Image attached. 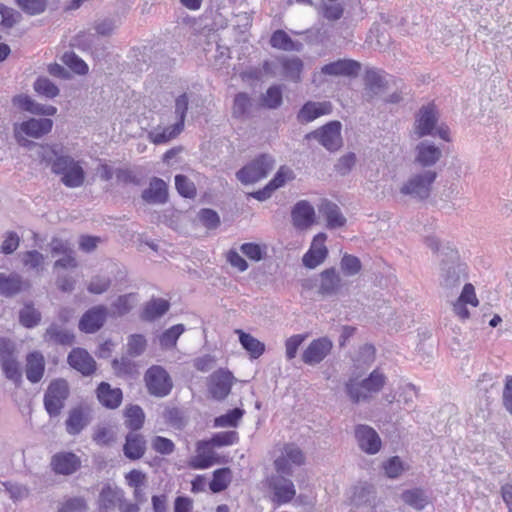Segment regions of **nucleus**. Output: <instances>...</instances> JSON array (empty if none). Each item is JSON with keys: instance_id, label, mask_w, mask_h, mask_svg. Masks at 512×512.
I'll use <instances>...</instances> for the list:
<instances>
[{"instance_id": "obj_63", "label": "nucleus", "mask_w": 512, "mask_h": 512, "mask_svg": "<svg viewBox=\"0 0 512 512\" xmlns=\"http://www.w3.org/2000/svg\"><path fill=\"white\" fill-rule=\"evenodd\" d=\"M111 366L114 373L119 377L133 375L136 368L134 362L127 356H122L120 359L114 358L111 361Z\"/></svg>"}, {"instance_id": "obj_43", "label": "nucleus", "mask_w": 512, "mask_h": 512, "mask_svg": "<svg viewBox=\"0 0 512 512\" xmlns=\"http://www.w3.org/2000/svg\"><path fill=\"white\" fill-rule=\"evenodd\" d=\"M186 331L184 324H175L164 330L158 337L159 345L164 350H171L176 347L178 339Z\"/></svg>"}, {"instance_id": "obj_4", "label": "nucleus", "mask_w": 512, "mask_h": 512, "mask_svg": "<svg viewBox=\"0 0 512 512\" xmlns=\"http://www.w3.org/2000/svg\"><path fill=\"white\" fill-rule=\"evenodd\" d=\"M0 369L4 377L16 388L23 383V372L18 359L16 343L8 337H0Z\"/></svg>"}, {"instance_id": "obj_36", "label": "nucleus", "mask_w": 512, "mask_h": 512, "mask_svg": "<svg viewBox=\"0 0 512 512\" xmlns=\"http://www.w3.org/2000/svg\"><path fill=\"white\" fill-rule=\"evenodd\" d=\"M183 130L175 123L167 127L157 126L148 132L147 138L155 145L166 144L180 135Z\"/></svg>"}, {"instance_id": "obj_57", "label": "nucleus", "mask_w": 512, "mask_h": 512, "mask_svg": "<svg viewBox=\"0 0 512 512\" xmlns=\"http://www.w3.org/2000/svg\"><path fill=\"white\" fill-rule=\"evenodd\" d=\"M340 269L344 276L353 277L362 269L361 260L355 255L344 253L340 260Z\"/></svg>"}, {"instance_id": "obj_6", "label": "nucleus", "mask_w": 512, "mask_h": 512, "mask_svg": "<svg viewBox=\"0 0 512 512\" xmlns=\"http://www.w3.org/2000/svg\"><path fill=\"white\" fill-rule=\"evenodd\" d=\"M144 383L149 395L156 398L168 396L173 389V381L161 365H152L144 373Z\"/></svg>"}, {"instance_id": "obj_49", "label": "nucleus", "mask_w": 512, "mask_h": 512, "mask_svg": "<svg viewBox=\"0 0 512 512\" xmlns=\"http://www.w3.org/2000/svg\"><path fill=\"white\" fill-rule=\"evenodd\" d=\"M231 481V471L229 468H219L213 472L209 488L213 493H220L227 489Z\"/></svg>"}, {"instance_id": "obj_34", "label": "nucleus", "mask_w": 512, "mask_h": 512, "mask_svg": "<svg viewBox=\"0 0 512 512\" xmlns=\"http://www.w3.org/2000/svg\"><path fill=\"white\" fill-rule=\"evenodd\" d=\"M320 212L326 219V226L328 229H336L343 227L346 224V218L342 214L337 204L331 201H324L321 204Z\"/></svg>"}, {"instance_id": "obj_42", "label": "nucleus", "mask_w": 512, "mask_h": 512, "mask_svg": "<svg viewBox=\"0 0 512 512\" xmlns=\"http://www.w3.org/2000/svg\"><path fill=\"white\" fill-rule=\"evenodd\" d=\"M123 491L117 487H112L110 484H105L101 488L98 498L100 509L109 510L116 506L118 501H121Z\"/></svg>"}, {"instance_id": "obj_37", "label": "nucleus", "mask_w": 512, "mask_h": 512, "mask_svg": "<svg viewBox=\"0 0 512 512\" xmlns=\"http://www.w3.org/2000/svg\"><path fill=\"white\" fill-rule=\"evenodd\" d=\"M88 414L85 413L83 408L75 407L69 411L68 417L65 421L66 431L70 435H78L88 425Z\"/></svg>"}, {"instance_id": "obj_46", "label": "nucleus", "mask_w": 512, "mask_h": 512, "mask_svg": "<svg viewBox=\"0 0 512 512\" xmlns=\"http://www.w3.org/2000/svg\"><path fill=\"white\" fill-rule=\"evenodd\" d=\"M365 89L372 94V96L379 94L385 86V79L380 70L376 68H368L364 75Z\"/></svg>"}, {"instance_id": "obj_9", "label": "nucleus", "mask_w": 512, "mask_h": 512, "mask_svg": "<svg viewBox=\"0 0 512 512\" xmlns=\"http://www.w3.org/2000/svg\"><path fill=\"white\" fill-rule=\"evenodd\" d=\"M341 130V122L338 120H332L307 133L305 135V139L316 140L327 151L335 152L341 148L343 143Z\"/></svg>"}, {"instance_id": "obj_27", "label": "nucleus", "mask_w": 512, "mask_h": 512, "mask_svg": "<svg viewBox=\"0 0 512 512\" xmlns=\"http://www.w3.org/2000/svg\"><path fill=\"white\" fill-rule=\"evenodd\" d=\"M442 151L433 142L421 141L415 147V163L423 168L435 165L441 158Z\"/></svg>"}, {"instance_id": "obj_28", "label": "nucleus", "mask_w": 512, "mask_h": 512, "mask_svg": "<svg viewBox=\"0 0 512 512\" xmlns=\"http://www.w3.org/2000/svg\"><path fill=\"white\" fill-rule=\"evenodd\" d=\"M292 224L296 229H306L315 222V209L307 200H300L291 210Z\"/></svg>"}, {"instance_id": "obj_2", "label": "nucleus", "mask_w": 512, "mask_h": 512, "mask_svg": "<svg viewBox=\"0 0 512 512\" xmlns=\"http://www.w3.org/2000/svg\"><path fill=\"white\" fill-rule=\"evenodd\" d=\"M387 377L376 368L369 375L360 379L357 375H351L344 383V390L352 404L369 402L373 394L379 393L386 385Z\"/></svg>"}, {"instance_id": "obj_41", "label": "nucleus", "mask_w": 512, "mask_h": 512, "mask_svg": "<svg viewBox=\"0 0 512 512\" xmlns=\"http://www.w3.org/2000/svg\"><path fill=\"white\" fill-rule=\"evenodd\" d=\"M239 342L244 350H246L252 359H257L265 352V344L253 337L251 334L243 330H236Z\"/></svg>"}, {"instance_id": "obj_15", "label": "nucleus", "mask_w": 512, "mask_h": 512, "mask_svg": "<svg viewBox=\"0 0 512 512\" xmlns=\"http://www.w3.org/2000/svg\"><path fill=\"white\" fill-rule=\"evenodd\" d=\"M108 316V309L105 305H96L86 310L78 323V328L86 334L98 332L105 324Z\"/></svg>"}, {"instance_id": "obj_25", "label": "nucleus", "mask_w": 512, "mask_h": 512, "mask_svg": "<svg viewBox=\"0 0 512 512\" xmlns=\"http://www.w3.org/2000/svg\"><path fill=\"white\" fill-rule=\"evenodd\" d=\"M98 402L106 409H117L123 400V392L121 388H113L110 383L102 381L97 385L95 390Z\"/></svg>"}, {"instance_id": "obj_40", "label": "nucleus", "mask_w": 512, "mask_h": 512, "mask_svg": "<svg viewBox=\"0 0 512 512\" xmlns=\"http://www.w3.org/2000/svg\"><path fill=\"white\" fill-rule=\"evenodd\" d=\"M124 417V425L130 432L140 430L145 422V413L143 409L136 404H130L125 408Z\"/></svg>"}, {"instance_id": "obj_52", "label": "nucleus", "mask_w": 512, "mask_h": 512, "mask_svg": "<svg viewBox=\"0 0 512 512\" xmlns=\"http://www.w3.org/2000/svg\"><path fill=\"white\" fill-rule=\"evenodd\" d=\"M381 467L385 476L392 480L399 478L406 470L404 462L397 455L389 457L382 463Z\"/></svg>"}, {"instance_id": "obj_5", "label": "nucleus", "mask_w": 512, "mask_h": 512, "mask_svg": "<svg viewBox=\"0 0 512 512\" xmlns=\"http://www.w3.org/2000/svg\"><path fill=\"white\" fill-rule=\"evenodd\" d=\"M275 159L272 155L261 153L236 172V178L244 185L254 184L265 178L273 169Z\"/></svg>"}, {"instance_id": "obj_11", "label": "nucleus", "mask_w": 512, "mask_h": 512, "mask_svg": "<svg viewBox=\"0 0 512 512\" xmlns=\"http://www.w3.org/2000/svg\"><path fill=\"white\" fill-rule=\"evenodd\" d=\"M53 120L50 118H29L21 123L14 124V137L18 144L25 146L23 135L39 139L51 132Z\"/></svg>"}, {"instance_id": "obj_3", "label": "nucleus", "mask_w": 512, "mask_h": 512, "mask_svg": "<svg viewBox=\"0 0 512 512\" xmlns=\"http://www.w3.org/2000/svg\"><path fill=\"white\" fill-rule=\"evenodd\" d=\"M441 256V284L446 288L459 286L468 277L466 263L460 260L458 251L449 244L442 247Z\"/></svg>"}, {"instance_id": "obj_31", "label": "nucleus", "mask_w": 512, "mask_h": 512, "mask_svg": "<svg viewBox=\"0 0 512 512\" xmlns=\"http://www.w3.org/2000/svg\"><path fill=\"white\" fill-rule=\"evenodd\" d=\"M342 286V279L334 267L327 268L320 273L318 293L322 296H333Z\"/></svg>"}, {"instance_id": "obj_24", "label": "nucleus", "mask_w": 512, "mask_h": 512, "mask_svg": "<svg viewBox=\"0 0 512 512\" xmlns=\"http://www.w3.org/2000/svg\"><path fill=\"white\" fill-rule=\"evenodd\" d=\"M12 104L20 110L34 115L54 116L57 113L55 106L40 104L27 94H17L13 96Z\"/></svg>"}, {"instance_id": "obj_50", "label": "nucleus", "mask_w": 512, "mask_h": 512, "mask_svg": "<svg viewBox=\"0 0 512 512\" xmlns=\"http://www.w3.org/2000/svg\"><path fill=\"white\" fill-rule=\"evenodd\" d=\"M15 5L28 16H38L47 10V0H14Z\"/></svg>"}, {"instance_id": "obj_39", "label": "nucleus", "mask_w": 512, "mask_h": 512, "mask_svg": "<svg viewBox=\"0 0 512 512\" xmlns=\"http://www.w3.org/2000/svg\"><path fill=\"white\" fill-rule=\"evenodd\" d=\"M253 101L247 92L235 94L232 106V116L237 120H245L251 116Z\"/></svg>"}, {"instance_id": "obj_7", "label": "nucleus", "mask_w": 512, "mask_h": 512, "mask_svg": "<svg viewBox=\"0 0 512 512\" xmlns=\"http://www.w3.org/2000/svg\"><path fill=\"white\" fill-rule=\"evenodd\" d=\"M438 174L433 170H425L412 175L400 188V193L413 199L424 201L431 193L432 185Z\"/></svg>"}, {"instance_id": "obj_56", "label": "nucleus", "mask_w": 512, "mask_h": 512, "mask_svg": "<svg viewBox=\"0 0 512 512\" xmlns=\"http://www.w3.org/2000/svg\"><path fill=\"white\" fill-rule=\"evenodd\" d=\"M239 433L235 430L221 431L212 434L209 444L213 447H225L239 442Z\"/></svg>"}, {"instance_id": "obj_44", "label": "nucleus", "mask_w": 512, "mask_h": 512, "mask_svg": "<svg viewBox=\"0 0 512 512\" xmlns=\"http://www.w3.org/2000/svg\"><path fill=\"white\" fill-rule=\"evenodd\" d=\"M244 413L245 411L242 408L235 407L230 409L225 414L215 417L213 426L215 428H236Z\"/></svg>"}, {"instance_id": "obj_59", "label": "nucleus", "mask_w": 512, "mask_h": 512, "mask_svg": "<svg viewBox=\"0 0 512 512\" xmlns=\"http://www.w3.org/2000/svg\"><path fill=\"white\" fill-rule=\"evenodd\" d=\"M62 61L67 67H69L74 73L78 75H85L89 71V67L86 62L72 51L65 52L62 56Z\"/></svg>"}, {"instance_id": "obj_13", "label": "nucleus", "mask_w": 512, "mask_h": 512, "mask_svg": "<svg viewBox=\"0 0 512 512\" xmlns=\"http://www.w3.org/2000/svg\"><path fill=\"white\" fill-rule=\"evenodd\" d=\"M354 437L359 449L368 455H375L382 448L379 434L367 424H357L354 427Z\"/></svg>"}, {"instance_id": "obj_58", "label": "nucleus", "mask_w": 512, "mask_h": 512, "mask_svg": "<svg viewBox=\"0 0 512 512\" xmlns=\"http://www.w3.org/2000/svg\"><path fill=\"white\" fill-rule=\"evenodd\" d=\"M175 188L180 196L193 199L196 194L195 184L184 174H176L174 177Z\"/></svg>"}, {"instance_id": "obj_35", "label": "nucleus", "mask_w": 512, "mask_h": 512, "mask_svg": "<svg viewBox=\"0 0 512 512\" xmlns=\"http://www.w3.org/2000/svg\"><path fill=\"white\" fill-rule=\"evenodd\" d=\"M375 488L372 484L364 482L354 487L352 502L357 508L373 507L375 504Z\"/></svg>"}, {"instance_id": "obj_29", "label": "nucleus", "mask_w": 512, "mask_h": 512, "mask_svg": "<svg viewBox=\"0 0 512 512\" xmlns=\"http://www.w3.org/2000/svg\"><path fill=\"white\" fill-rule=\"evenodd\" d=\"M44 342L59 346H72L75 342V334L72 330L63 327L62 324L52 322L43 334Z\"/></svg>"}, {"instance_id": "obj_17", "label": "nucleus", "mask_w": 512, "mask_h": 512, "mask_svg": "<svg viewBox=\"0 0 512 512\" xmlns=\"http://www.w3.org/2000/svg\"><path fill=\"white\" fill-rule=\"evenodd\" d=\"M333 342L326 336L312 340L302 353V361L310 366L321 363L331 352Z\"/></svg>"}, {"instance_id": "obj_45", "label": "nucleus", "mask_w": 512, "mask_h": 512, "mask_svg": "<svg viewBox=\"0 0 512 512\" xmlns=\"http://www.w3.org/2000/svg\"><path fill=\"white\" fill-rule=\"evenodd\" d=\"M262 106L275 110L278 109L283 103V86L280 84H273L261 96Z\"/></svg>"}, {"instance_id": "obj_1", "label": "nucleus", "mask_w": 512, "mask_h": 512, "mask_svg": "<svg viewBox=\"0 0 512 512\" xmlns=\"http://www.w3.org/2000/svg\"><path fill=\"white\" fill-rule=\"evenodd\" d=\"M37 154L40 162L49 166L51 173L59 176L65 187L73 189L83 186L86 172L82 162L64 153L62 146L58 144L41 145Z\"/></svg>"}, {"instance_id": "obj_48", "label": "nucleus", "mask_w": 512, "mask_h": 512, "mask_svg": "<svg viewBox=\"0 0 512 512\" xmlns=\"http://www.w3.org/2000/svg\"><path fill=\"white\" fill-rule=\"evenodd\" d=\"M34 91L47 99H53L60 93L58 86L48 77L39 76L33 83Z\"/></svg>"}, {"instance_id": "obj_54", "label": "nucleus", "mask_w": 512, "mask_h": 512, "mask_svg": "<svg viewBox=\"0 0 512 512\" xmlns=\"http://www.w3.org/2000/svg\"><path fill=\"white\" fill-rule=\"evenodd\" d=\"M40 321L41 313L35 309L32 304H26L19 311V322L23 327L27 329L36 327Z\"/></svg>"}, {"instance_id": "obj_62", "label": "nucleus", "mask_w": 512, "mask_h": 512, "mask_svg": "<svg viewBox=\"0 0 512 512\" xmlns=\"http://www.w3.org/2000/svg\"><path fill=\"white\" fill-rule=\"evenodd\" d=\"M73 46L81 51H92L96 47L97 36L93 33L80 31L73 39Z\"/></svg>"}, {"instance_id": "obj_20", "label": "nucleus", "mask_w": 512, "mask_h": 512, "mask_svg": "<svg viewBox=\"0 0 512 512\" xmlns=\"http://www.w3.org/2000/svg\"><path fill=\"white\" fill-rule=\"evenodd\" d=\"M326 238V234L322 232L314 236L310 248L302 257V263L306 268L314 269L324 262L328 256V249L325 245Z\"/></svg>"}, {"instance_id": "obj_53", "label": "nucleus", "mask_w": 512, "mask_h": 512, "mask_svg": "<svg viewBox=\"0 0 512 512\" xmlns=\"http://www.w3.org/2000/svg\"><path fill=\"white\" fill-rule=\"evenodd\" d=\"M240 251L249 260L254 262H260L265 259L267 255V246L265 244H259L256 242H245L241 244Z\"/></svg>"}, {"instance_id": "obj_60", "label": "nucleus", "mask_w": 512, "mask_h": 512, "mask_svg": "<svg viewBox=\"0 0 512 512\" xmlns=\"http://www.w3.org/2000/svg\"><path fill=\"white\" fill-rule=\"evenodd\" d=\"M136 299L135 293H127L118 296L113 302H112V308L114 312L117 314V316H124L128 314L132 308L133 303Z\"/></svg>"}, {"instance_id": "obj_32", "label": "nucleus", "mask_w": 512, "mask_h": 512, "mask_svg": "<svg viewBox=\"0 0 512 512\" xmlns=\"http://www.w3.org/2000/svg\"><path fill=\"white\" fill-rule=\"evenodd\" d=\"M170 302L164 298H155L145 303L140 318L146 322H153L164 316L170 309Z\"/></svg>"}, {"instance_id": "obj_47", "label": "nucleus", "mask_w": 512, "mask_h": 512, "mask_svg": "<svg viewBox=\"0 0 512 512\" xmlns=\"http://www.w3.org/2000/svg\"><path fill=\"white\" fill-rule=\"evenodd\" d=\"M190 98L188 93L183 92L178 95L174 100L173 113L175 116V124L179 125L182 129L185 127V120L189 110Z\"/></svg>"}, {"instance_id": "obj_38", "label": "nucleus", "mask_w": 512, "mask_h": 512, "mask_svg": "<svg viewBox=\"0 0 512 512\" xmlns=\"http://www.w3.org/2000/svg\"><path fill=\"white\" fill-rule=\"evenodd\" d=\"M269 43L272 48L282 51L300 52L303 48L301 42L293 40L289 34L282 29H277L272 33Z\"/></svg>"}, {"instance_id": "obj_8", "label": "nucleus", "mask_w": 512, "mask_h": 512, "mask_svg": "<svg viewBox=\"0 0 512 512\" xmlns=\"http://www.w3.org/2000/svg\"><path fill=\"white\" fill-rule=\"evenodd\" d=\"M70 394L69 384L64 378L53 379L44 394L43 403L50 417L58 416Z\"/></svg>"}, {"instance_id": "obj_22", "label": "nucleus", "mask_w": 512, "mask_h": 512, "mask_svg": "<svg viewBox=\"0 0 512 512\" xmlns=\"http://www.w3.org/2000/svg\"><path fill=\"white\" fill-rule=\"evenodd\" d=\"M360 70V62L353 59H338L321 67V73L328 76L356 77Z\"/></svg>"}, {"instance_id": "obj_64", "label": "nucleus", "mask_w": 512, "mask_h": 512, "mask_svg": "<svg viewBox=\"0 0 512 512\" xmlns=\"http://www.w3.org/2000/svg\"><path fill=\"white\" fill-rule=\"evenodd\" d=\"M87 510V502L84 497L76 496L66 499L58 512H85Z\"/></svg>"}, {"instance_id": "obj_14", "label": "nucleus", "mask_w": 512, "mask_h": 512, "mask_svg": "<svg viewBox=\"0 0 512 512\" xmlns=\"http://www.w3.org/2000/svg\"><path fill=\"white\" fill-rule=\"evenodd\" d=\"M268 487L272 491V502L278 506L291 502L296 495L293 481L284 476H271Z\"/></svg>"}, {"instance_id": "obj_33", "label": "nucleus", "mask_w": 512, "mask_h": 512, "mask_svg": "<svg viewBox=\"0 0 512 512\" xmlns=\"http://www.w3.org/2000/svg\"><path fill=\"white\" fill-rule=\"evenodd\" d=\"M278 62L282 67V73L286 79L294 83H299L301 81L304 63L299 57L279 56Z\"/></svg>"}, {"instance_id": "obj_16", "label": "nucleus", "mask_w": 512, "mask_h": 512, "mask_svg": "<svg viewBox=\"0 0 512 512\" xmlns=\"http://www.w3.org/2000/svg\"><path fill=\"white\" fill-rule=\"evenodd\" d=\"M68 365L83 377L92 376L97 370V363L90 353L82 347H75L68 353Z\"/></svg>"}, {"instance_id": "obj_12", "label": "nucleus", "mask_w": 512, "mask_h": 512, "mask_svg": "<svg viewBox=\"0 0 512 512\" xmlns=\"http://www.w3.org/2000/svg\"><path fill=\"white\" fill-rule=\"evenodd\" d=\"M235 377L227 368L215 370L207 378L209 396L216 401L225 400L231 392Z\"/></svg>"}, {"instance_id": "obj_51", "label": "nucleus", "mask_w": 512, "mask_h": 512, "mask_svg": "<svg viewBox=\"0 0 512 512\" xmlns=\"http://www.w3.org/2000/svg\"><path fill=\"white\" fill-rule=\"evenodd\" d=\"M147 348V339L143 334H131L127 338L126 353L129 357L141 356Z\"/></svg>"}, {"instance_id": "obj_19", "label": "nucleus", "mask_w": 512, "mask_h": 512, "mask_svg": "<svg viewBox=\"0 0 512 512\" xmlns=\"http://www.w3.org/2000/svg\"><path fill=\"white\" fill-rule=\"evenodd\" d=\"M31 288L29 280L24 279L19 273L9 274L0 272V295L5 298H12L21 292Z\"/></svg>"}, {"instance_id": "obj_30", "label": "nucleus", "mask_w": 512, "mask_h": 512, "mask_svg": "<svg viewBox=\"0 0 512 512\" xmlns=\"http://www.w3.org/2000/svg\"><path fill=\"white\" fill-rule=\"evenodd\" d=\"M146 452V440L143 435L136 432H129L125 436L123 445L124 456L132 461L138 460L144 456Z\"/></svg>"}, {"instance_id": "obj_26", "label": "nucleus", "mask_w": 512, "mask_h": 512, "mask_svg": "<svg viewBox=\"0 0 512 512\" xmlns=\"http://www.w3.org/2000/svg\"><path fill=\"white\" fill-rule=\"evenodd\" d=\"M45 357L37 350L28 352L25 356V375L27 380L36 384L39 383L45 374Z\"/></svg>"}, {"instance_id": "obj_23", "label": "nucleus", "mask_w": 512, "mask_h": 512, "mask_svg": "<svg viewBox=\"0 0 512 512\" xmlns=\"http://www.w3.org/2000/svg\"><path fill=\"white\" fill-rule=\"evenodd\" d=\"M142 200L147 204H165L169 199L168 185L159 177H152L149 186L141 193Z\"/></svg>"}, {"instance_id": "obj_10", "label": "nucleus", "mask_w": 512, "mask_h": 512, "mask_svg": "<svg viewBox=\"0 0 512 512\" xmlns=\"http://www.w3.org/2000/svg\"><path fill=\"white\" fill-rule=\"evenodd\" d=\"M439 117L438 107L433 101L422 105L414 115L413 128L417 137L434 136Z\"/></svg>"}, {"instance_id": "obj_21", "label": "nucleus", "mask_w": 512, "mask_h": 512, "mask_svg": "<svg viewBox=\"0 0 512 512\" xmlns=\"http://www.w3.org/2000/svg\"><path fill=\"white\" fill-rule=\"evenodd\" d=\"M332 104L329 101L316 102L306 101L297 112V121L301 124H308L317 118L329 115L332 112Z\"/></svg>"}, {"instance_id": "obj_18", "label": "nucleus", "mask_w": 512, "mask_h": 512, "mask_svg": "<svg viewBox=\"0 0 512 512\" xmlns=\"http://www.w3.org/2000/svg\"><path fill=\"white\" fill-rule=\"evenodd\" d=\"M52 471L57 475H72L81 467V459L71 451L55 453L50 462Z\"/></svg>"}, {"instance_id": "obj_61", "label": "nucleus", "mask_w": 512, "mask_h": 512, "mask_svg": "<svg viewBox=\"0 0 512 512\" xmlns=\"http://www.w3.org/2000/svg\"><path fill=\"white\" fill-rule=\"evenodd\" d=\"M1 26L6 29L13 28L22 20V15L14 8L8 7L0 3Z\"/></svg>"}, {"instance_id": "obj_55", "label": "nucleus", "mask_w": 512, "mask_h": 512, "mask_svg": "<svg viewBox=\"0 0 512 512\" xmlns=\"http://www.w3.org/2000/svg\"><path fill=\"white\" fill-rule=\"evenodd\" d=\"M405 504L416 510H422L427 505L424 492L419 488L405 490L401 495Z\"/></svg>"}]
</instances>
